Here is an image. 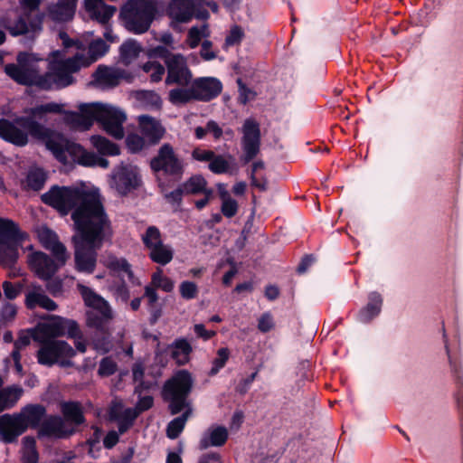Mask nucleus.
Masks as SVG:
<instances>
[{"label": "nucleus", "mask_w": 463, "mask_h": 463, "mask_svg": "<svg viewBox=\"0 0 463 463\" xmlns=\"http://www.w3.org/2000/svg\"><path fill=\"white\" fill-rule=\"evenodd\" d=\"M38 239L42 246L52 252L54 259L65 264L68 259L66 247L59 241L55 232L48 227H43L38 232Z\"/></svg>", "instance_id": "5701e85b"}, {"label": "nucleus", "mask_w": 463, "mask_h": 463, "mask_svg": "<svg viewBox=\"0 0 463 463\" xmlns=\"http://www.w3.org/2000/svg\"><path fill=\"white\" fill-rule=\"evenodd\" d=\"M209 170L215 175L226 174L229 172L230 164L222 155H214L208 165Z\"/></svg>", "instance_id": "09e8293b"}, {"label": "nucleus", "mask_w": 463, "mask_h": 463, "mask_svg": "<svg viewBox=\"0 0 463 463\" xmlns=\"http://www.w3.org/2000/svg\"><path fill=\"white\" fill-rule=\"evenodd\" d=\"M208 35L207 24H203L201 27L193 26L188 31L186 43L191 49H194L200 44L202 38Z\"/></svg>", "instance_id": "c03bdc74"}, {"label": "nucleus", "mask_w": 463, "mask_h": 463, "mask_svg": "<svg viewBox=\"0 0 463 463\" xmlns=\"http://www.w3.org/2000/svg\"><path fill=\"white\" fill-rule=\"evenodd\" d=\"M190 415V410L185 411L181 416L172 420L166 427V436L170 439H177L185 427V423Z\"/></svg>", "instance_id": "37998d69"}, {"label": "nucleus", "mask_w": 463, "mask_h": 463, "mask_svg": "<svg viewBox=\"0 0 463 463\" xmlns=\"http://www.w3.org/2000/svg\"><path fill=\"white\" fill-rule=\"evenodd\" d=\"M166 85L175 84L177 87H222V82L214 77H200L193 80V73L188 67L187 59L182 53L172 55L166 61Z\"/></svg>", "instance_id": "0eeeda50"}, {"label": "nucleus", "mask_w": 463, "mask_h": 463, "mask_svg": "<svg viewBox=\"0 0 463 463\" xmlns=\"http://www.w3.org/2000/svg\"><path fill=\"white\" fill-rule=\"evenodd\" d=\"M94 81L105 87H116L122 82L133 83L134 76L124 69L99 65L92 74Z\"/></svg>", "instance_id": "dca6fc26"}, {"label": "nucleus", "mask_w": 463, "mask_h": 463, "mask_svg": "<svg viewBox=\"0 0 463 463\" xmlns=\"http://www.w3.org/2000/svg\"><path fill=\"white\" fill-rule=\"evenodd\" d=\"M22 423L25 426V430L28 428L38 430V437L40 431L44 424L45 419L49 416L47 414L46 407L42 403H29L24 406L20 412L17 413Z\"/></svg>", "instance_id": "412c9836"}, {"label": "nucleus", "mask_w": 463, "mask_h": 463, "mask_svg": "<svg viewBox=\"0 0 463 463\" xmlns=\"http://www.w3.org/2000/svg\"><path fill=\"white\" fill-rule=\"evenodd\" d=\"M229 438L228 430L224 426L212 425L203 432L200 441L199 449H206L210 447H222Z\"/></svg>", "instance_id": "bb28decb"}, {"label": "nucleus", "mask_w": 463, "mask_h": 463, "mask_svg": "<svg viewBox=\"0 0 463 463\" xmlns=\"http://www.w3.org/2000/svg\"><path fill=\"white\" fill-rule=\"evenodd\" d=\"M28 238L13 220L0 217V265L5 269L14 268L19 259V250Z\"/></svg>", "instance_id": "423d86ee"}, {"label": "nucleus", "mask_w": 463, "mask_h": 463, "mask_svg": "<svg viewBox=\"0 0 463 463\" xmlns=\"http://www.w3.org/2000/svg\"><path fill=\"white\" fill-rule=\"evenodd\" d=\"M142 70L146 73V78H148L153 84L160 82L166 74L165 65L158 61H146L143 64Z\"/></svg>", "instance_id": "a19ab883"}, {"label": "nucleus", "mask_w": 463, "mask_h": 463, "mask_svg": "<svg viewBox=\"0 0 463 463\" xmlns=\"http://www.w3.org/2000/svg\"><path fill=\"white\" fill-rule=\"evenodd\" d=\"M127 119L125 112L112 106L95 103L94 120L101 125L102 128L116 139L124 137L123 123Z\"/></svg>", "instance_id": "4468645a"}, {"label": "nucleus", "mask_w": 463, "mask_h": 463, "mask_svg": "<svg viewBox=\"0 0 463 463\" xmlns=\"http://www.w3.org/2000/svg\"><path fill=\"white\" fill-rule=\"evenodd\" d=\"M33 335H38L42 339H55L63 336L62 317H52L50 322L38 324L33 331Z\"/></svg>", "instance_id": "473e14b6"}, {"label": "nucleus", "mask_w": 463, "mask_h": 463, "mask_svg": "<svg viewBox=\"0 0 463 463\" xmlns=\"http://www.w3.org/2000/svg\"><path fill=\"white\" fill-rule=\"evenodd\" d=\"M170 357L178 366H183L190 362V355L193 353L191 343L185 337L175 338L167 345Z\"/></svg>", "instance_id": "cd10ccee"}, {"label": "nucleus", "mask_w": 463, "mask_h": 463, "mask_svg": "<svg viewBox=\"0 0 463 463\" xmlns=\"http://www.w3.org/2000/svg\"><path fill=\"white\" fill-rule=\"evenodd\" d=\"M3 290L5 298L7 299L13 300L17 298V296L21 293L22 286L20 284L14 285L10 281H4L3 283Z\"/></svg>", "instance_id": "0e129e2a"}, {"label": "nucleus", "mask_w": 463, "mask_h": 463, "mask_svg": "<svg viewBox=\"0 0 463 463\" xmlns=\"http://www.w3.org/2000/svg\"><path fill=\"white\" fill-rule=\"evenodd\" d=\"M194 11V0H171L167 14L173 24H185L193 19Z\"/></svg>", "instance_id": "393cba45"}, {"label": "nucleus", "mask_w": 463, "mask_h": 463, "mask_svg": "<svg viewBox=\"0 0 463 463\" xmlns=\"http://www.w3.org/2000/svg\"><path fill=\"white\" fill-rule=\"evenodd\" d=\"M77 0H59L57 4L49 6V17L58 23L72 19L76 10Z\"/></svg>", "instance_id": "c85d7f7f"}, {"label": "nucleus", "mask_w": 463, "mask_h": 463, "mask_svg": "<svg viewBox=\"0 0 463 463\" xmlns=\"http://www.w3.org/2000/svg\"><path fill=\"white\" fill-rule=\"evenodd\" d=\"M184 196V194H183V190L180 188V186L178 184L175 190L165 194V199L171 205H173L176 208H179L183 203Z\"/></svg>", "instance_id": "680f3d73"}, {"label": "nucleus", "mask_w": 463, "mask_h": 463, "mask_svg": "<svg viewBox=\"0 0 463 463\" xmlns=\"http://www.w3.org/2000/svg\"><path fill=\"white\" fill-rule=\"evenodd\" d=\"M91 343L97 352L100 354L109 353L113 346L109 327L95 329L91 336Z\"/></svg>", "instance_id": "c9c22d12"}, {"label": "nucleus", "mask_w": 463, "mask_h": 463, "mask_svg": "<svg viewBox=\"0 0 463 463\" xmlns=\"http://www.w3.org/2000/svg\"><path fill=\"white\" fill-rule=\"evenodd\" d=\"M80 294L90 310L86 312V325L92 329L109 327L113 318L111 307L107 300L86 286H80Z\"/></svg>", "instance_id": "9b49d317"}, {"label": "nucleus", "mask_w": 463, "mask_h": 463, "mask_svg": "<svg viewBox=\"0 0 463 463\" xmlns=\"http://www.w3.org/2000/svg\"><path fill=\"white\" fill-rule=\"evenodd\" d=\"M23 389L19 386H9L0 391V407L5 411L14 406L20 399Z\"/></svg>", "instance_id": "ea45409f"}, {"label": "nucleus", "mask_w": 463, "mask_h": 463, "mask_svg": "<svg viewBox=\"0 0 463 463\" xmlns=\"http://www.w3.org/2000/svg\"><path fill=\"white\" fill-rule=\"evenodd\" d=\"M108 267L109 269L113 271H123L128 274L129 277L133 276V271L131 269V265L128 261L124 258H110L109 260Z\"/></svg>", "instance_id": "864d4df0"}, {"label": "nucleus", "mask_w": 463, "mask_h": 463, "mask_svg": "<svg viewBox=\"0 0 463 463\" xmlns=\"http://www.w3.org/2000/svg\"><path fill=\"white\" fill-rule=\"evenodd\" d=\"M193 383L191 373L187 370H180L164 383L162 395L188 397Z\"/></svg>", "instance_id": "6ab92c4d"}, {"label": "nucleus", "mask_w": 463, "mask_h": 463, "mask_svg": "<svg viewBox=\"0 0 463 463\" xmlns=\"http://www.w3.org/2000/svg\"><path fill=\"white\" fill-rule=\"evenodd\" d=\"M145 144V137L137 134H129L126 138L128 149L134 154L140 152L144 148Z\"/></svg>", "instance_id": "6e6d98bb"}, {"label": "nucleus", "mask_w": 463, "mask_h": 463, "mask_svg": "<svg viewBox=\"0 0 463 463\" xmlns=\"http://www.w3.org/2000/svg\"><path fill=\"white\" fill-rule=\"evenodd\" d=\"M158 13L156 0H127L119 10L124 28L134 34L146 33Z\"/></svg>", "instance_id": "39448f33"}, {"label": "nucleus", "mask_w": 463, "mask_h": 463, "mask_svg": "<svg viewBox=\"0 0 463 463\" xmlns=\"http://www.w3.org/2000/svg\"><path fill=\"white\" fill-rule=\"evenodd\" d=\"M61 415L49 414L40 431V437L54 439H67L79 431V427L86 423L81 403L67 401L60 403Z\"/></svg>", "instance_id": "20e7f679"}, {"label": "nucleus", "mask_w": 463, "mask_h": 463, "mask_svg": "<svg viewBox=\"0 0 463 463\" xmlns=\"http://www.w3.org/2000/svg\"><path fill=\"white\" fill-rule=\"evenodd\" d=\"M29 31L28 24L25 19L20 17L17 19L14 25L9 28V32L12 35H23L27 33Z\"/></svg>", "instance_id": "774afa93"}, {"label": "nucleus", "mask_w": 463, "mask_h": 463, "mask_svg": "<svg viewBox=\"0 0 463 463\" xmlns=\"http://www.w3.org/2000/svg\"><path fill=\"white\" fill-rule=\"evenodd\" d=\"M238 207L239 205L236 200L232 198H224L222 203L221 211L225 217L232 218L236 215Z\"/></svg>", "instance_id": "052dcab7"}, {"label": "nucleus", "mask_w": 463, "mask_h": 463, "mask_svg": "<svg viewBox=\"0 0 463 463\" xmlns=\"http://www.w3.org/2000/svg\"><path fill=\"white\" fill-rule=\"evenodd\" d=\"M40 61L42 59L37 54L20 52L16 56V63L6 64L5 71L19 85L46 87L43 85V74L40 73L38 66Z\"/></svg>", "instance_id": "6e6552de"}, {"label": "nucleus", "mask_w": 463, "mask_h": 463, "mask_svg": "<svg viewBox=\"0 0 463 463\" xmlns=\"http://www.w3.org/2000/svg\"><path fill=\"white\" fill-rule=\"evenodd\" d=\"M33 339L40 343L37 351V362L44 366L52 367L59 364L61 367L72 365L71 358L76 355V351L64 340L42 339L38 335H33Z\"/></svg>", "instance_id": "1a4fd4ad"}, {"label": "nucleus", "mask_w": 463, "mask_h": 463, "mask_svg": "<svg viewBox=\"0 0 463 463\" xmlns=\"http://www.w3.org/2000/svg\"><path fill=\"white\" fill-rule=\"evenodd\" d=\"M25 431V426L22 423L17 413H6L0 416V439L4 443L15 442L18 437Z\"/></svg>", "instance_id": "4be33fe9"}, {"label": "nucleus", "mask_w": 463, "mask_h": 463, "mask_svg": "<svg viewBox=\"0 0 463 463\" xmlns=\"http://www.w3.org/2000/svg\"><path fill=\"white\" fill-rule=\"evenodd\" d=\"M119 52L123 60H129L138 55L139 47L135 41H128L121 44Z\"/></svg>", "instance_id": "5fc2aeb1"}, {"label": "nucleus", "mask_w": 463, "mask_h": 463, "mask_svg": "<svg viewBox=\"0 0 463 463\" xmlns=\"http://www.w3.org/2000/svg\"><path fill=\"white\" fill-rule=\"evenodd\" d=\"M64 113V122L71 128L79 131L89 130L95 122V103L81 104L80 112L66 111Z\"/></svg>", "instance_id": "aec40b11"}, {"label": "nucleus", "mask_w": 463, "mask_h": 463, "mask_svg": "<svg viewBox=\"0 0 463 463\" xmlns=\"http://www.w3.org/2000/svg\"><path fill=\"white\" fill-rule=\"evenodd\" d=\"M41 201L61 216L71 213L74 228L108 215L98 192L76 186L54 184L41 195Z\"/></svg>", "instance_id": "f257e3e1"}, {"label": "nucleus", "mask_w": 463, "mask_h": 463, "mask_svg": "<svg viewBox=\"0 0 463 463\" xmlns=\"http://www.w3.org/2000/svg\"><path fill=\"white\" fill-rule=\"evenodd\" d=\"M230 357V350L227 347H222L217 351V356L213 361V366L209 374L213 376L222 369Z\"/></svg>", "instance_id": "de8ad7c7"}, {"label": "nucleus", "mask_w": 463, "mask_h": 463, "mask_svg": "<svg viewBox=\"0 0 463 463\" xmlns=\"http://www.w3.org/2000/svg\"><path fill=\"white\" fill-rule=\"evenodd\" d=\"M165 402H169V410L172 415L180 413L185 407L188 406L186 396H165L163 395Z\"/></svg>", "instance_id": "8fccbe9b"}, {"label": "nucleus", "mask_w": 463, "mask_h": 463, "mask_svg": "<svg viewBox=\"0 0 463 463\" xmlns=\"http://www.w3.org/2000/svg\"><path fill=\"white\" fill-rule=\"evenodd\" d=\"M383 301L380 293L376 291L370 292L368 295V303L357 313V320L363 324L371 322L381 313Z\"/></svg>", "instance_id": "c756f323"}, {"label": "nucleus", "mask_w": 463, "mask_h": 463, "mask_svg": "<svg viewBox=\"0 0 463 463\" xmlns=\"http://www.w3.org/2000/svg\"><path fill=\"white\" fill-rule=\"evenodd\" d=\"M275 326L273 317L269 312L263 313L258 319V329L261 333H268Z\"/></svg>", "instance_id": "e2e57ef3"}, {"label": "nucleus", "mask_w": 463, "mask_h": 463, "mask_svg": "<svg viewBox=\"0 0 463 463\" xmlns=\"http://www.w3.org/2000/svg\"><path fill=\"white\" fill-rule=\"evenodd\" d=\"M91 145L102 156H118L120 154L119 146L100 135H94L90 137Z\"/></svg>", "instance_id": "58836bf2"}, {"label": "nucleus", "mask_w": 463, "mask_h": 463, "mask_svg": "<svg viewBox=\"0 0 463 463\" xmlns=\"http://www.w3.org/2000/svg\"><path fill=\"white\" fill-rule=\"evenodd\" d=\"M71 238L74 246V262L77 271L92 274L97 266L98 251L113 236L111 221L108 215L74 228Z\"/></svg>", "instance_id": "f03ea898"}, {"label": "nucleus", "mask_w": 463, "mask_h": 463, "mask_svg": "<svg viewBox=\"0 0 463 463\" xmlns=\"http://www.w3.org/2000/svg\"><path fill=\"white\" fill-rule=\"evenodd\" d=\"M117 369L118 365L116 362H114L110 357H104L99 363L98 373L102 377H108L113 375L117 372Z\"/></svg>", "instance_id": "4d7b16f0"}, {"label": "nucleus", "mask_w": 463, "mask_h": 463, "mask_svg": "<svg viewBox=\"0 0 463 463\" xmlns=\"http://www.w3.org/2000/svg\"><path fill=\"white\" fill-rule=\"evenodd\" d=\"M222 89H171L169 99L175 105H183L193 99L211 100L218 97Z\"/></svg>", "instance_id": "a211bd4d"}, {"label": "nucleus", "mask_w": 463, "mask_h": 463, "mask_svg": "<svg viewBox=\"0 0 463 463\" xmlns=\"http://www.w3.org/2000/svg\"><path fill=\"white\" fill-rule=\"evenodd\" d=\"M109 50V45L101 38L91 41L88 46V56L86 57L84 54H81L84 66L89 67L91 63L102 58Z\"/></svg>", "instance_id": "f704fd0d"}, {"label": "nucleus", "mask_w": 463, "mask_h": 463, "mask_svg": "<svg viewBox=\"0 0 463 463\" xmlns=\"http://www.w3.org/2000/svg\"><path fill=\"white\" fill-rule=\"evenodd\" d=\"M48 179V173L40 166H30L25 178L21 182L23 189L26 191H41Z\"/></svg>", "instance_id": "7c9ffc66"}, {"label": "nucleus", "mask_w": 463, "mask_h": 463, "mask_svg": "<svg viewBox=\"0 0 463 463\" xmlns=\"http://www.w3.org/2000/svg\"><path fill=\"white\" fill-rule=\"evenodd\" d=\"M62 105L49 102L38 105L30 109L29 116H20L15 118V122L23 128L26 129L30 136L35 139L45 142L46 147L51 150L56 157L64 155L69 150L68 141L62 136L52 129L44 127L35 120L43 119L48 113H61Z\"/></svg>", "instance_id": "7ed1b4c3"}, {"label": "nucleus", "mask_w": 463, "mask_h": 463, "mask_svg": "<svg viewBox=\"0 0 463 463\" xmlns=\"http://www.w3.org/2000/svg\"><path fill=\"white\" fill-rule=\"evenodd\" d=\"M45 280L47 281L46 289L51 295L57 297L61 294L63 289V283L61 279L59 278L52 279V277L50 279Z\"/></svg>", "instance_id": "338daca9"}, {"label": "nucleus", "mask_w": 463, "mask_h": 463, "mask_svg": "<svg viewBox=\"0 0 463 463\" xmlns=\"http://www.w3.org/2000/svg\"><path fill=\"white\" fill-rule=\"evenodd\" d=\"M28 263L31 269L41 279H50L64 265L43 251H35L30 254Z\"/></svg>", "instance_id": "f3484780"}, {"label": "nucleus", "mask_w": 463, "mask_h": 463, "mask_svg": "<svg viewBox=\"0 0 463 463\" xmlns=\"http://www.w3.org/2000/svg\"><path fill=\"white\" fill-rule=\"evenodd\" d=\"M142 241L147 250L152 248L153 245L162 244L163 241L159 229L156 226H149L142 235Z\"/></svg>", "instance_id": "49530a36"}, {"label": "nucleus", "mask_w": 463, "mask_h": 463, "mask_svg": "<svg viewBox=\"0 0 463 463\" xmlns=\"http://www.w3.org/2000/svg\"><path fill=\"white\" fill-rule=\"evenodd\" d=\"M148 257L150 260L159 265L165 266L172 261L174 257V251L169 245L164 243L158 246L153 245L152 248L148 249Z\"/></svg>", "instance_id": "4c0bfd02"}, {"label": "nucleus", "mask_w": 463, "mask_h": 463, "mask_svg": "<svg viewBox=\"0 0 463 463\" xmlns=\"http://www.w3.org/2000/svg\"><path fill=\"white\" fill-rule=\"evenodd\" d=\"M86 68L81 58V53L64 60L48 61L47 71L43 73V85L52 87H69L76 83L74 73Z\"/></svg>", "instance_id": "9d476101"}, {"label": "nucleus", "mask_w": 463, "mask_h": 463, "mask_svg": "<svg viewBox=\"0 0 463 463\" xmlns=\"http://www.w3.org/2000/svg\"><path fill=\"white\" fill-rule=\"evenodd\" d=\"M29 132L21 128L16 122L0 118V137L14 146H24L28 143Z\"/></svg>", "instance_id": "b1692460"}, {"label": "nucleus", "mask_w": 463, "mask_h": 463, "mask_svg": "<svg viewBox=\"0 0 463 463\" xmlns=\"http://www.w3.org/2000/svg\"><path fill=\"white\" fill-rule=\"evenodd\" d=\"M133 97L145 109L159 110L162 108L160 96L152 90L140 89L131 92Z\"/></svg>", "instance_id": "72a5a7b5"}, {"label": "nucleus", "mask_w": 463, "mask_h": 463, "mask_svg": "<svg viewBox=\"0 0 463 463\" xmlns=\"http://www.w3.org/2000/svg\"><path fill=\"white\" fill-rule=\"evenodd\" d=\"M244 37V32L239 25H233L225 38V44L228 46L238 45Z\"/></svg>", "instance_id": "13d9d810"}, {"label": "nucleus", "mask_w": 463, "mask_h": 463, "mask_svg": "<svg viewBox=\"0 0 463 463\" xmlns=\"http://www.w3.org/2000/svg\"><path fill=\"white\" fill-rule=\"evenodd\" d=\"M205 185H207V181L202 175H194L179 184L184 196L201 194L202 192H204Z\"/></svg>", "instance_id": "e433bc0d"}, {"label": "nucleus", "mask_w": 463, "mask_h": 463, "mask_svg": "<svg viewBox=\"0 0 463 463\" xmlns=\"http://www.w3.org/2000/svg\"><path fill=\"white\" fill-rule=\"evenodd\" d=\"M142 176L137 166L121 163L116 165L110 175V186L121 196L138 190L142 185Z\"/></svg>", "instance_id": "f8f14e48"}, {"label": "nucleus", "mask_w": 463, "mask_h": 463, "mask_svg": "<svg viewBox=\"0 0 463 463\" xmlns=\"http://www.w3.org/2000/svg\"><path fill=\"white\" fill-rule=\"evenodd\" d=\"M73 151L78 150L80 156L78 157V164L83 166H95V158L97 154L84 149L80 145L74 144L72 146Z\"/></svg>", "instance_id": "603ef678"}, {"label": "nucleus", "mask_w": 463, "mask_h": 463, "mask_svg": "<svg viewBox=\"0 0 463 463\" xmlns=\"http://www.w3.org/2000/svg\"><path fill=\"white\" fill-rule=\"evenodd\" d=\"M117 8L114 5L103 4L99 8L89 14L91 20L98 22L101 25H108L115 14Z\"/></svg>", "instance_id": "79ce46f5"}, {"label": "nucleus", "mask_w": 463, "mask_h": 463, "mask_svg": "<svg viewBox=\"0 0 463 463\" xmlns=\"http://www.w3.org/2000/svg\"><path fill=\"white\" fill-rule=\"evenodd\" d=\"M138 125L143 137L153 145L157 144L165 132L161 122L148 115L139 116Z\"/></svg>", "instance_id": "a878e982"}, {"label": "nucleus", "mask_w": 463, "mask_h": 463, "mask_svg": "<svg viewBox=\"0 0 463 463\" xmlns=\"http://www.w3.org/2000/svg\"><path fill=\"white\" fill-rule=\"evenodd\" d=\"M138 417V411L132 408L124 410L120 419L117 420L119 434L126 433L134 424L135 420Z\"/></svg>", "instance_id": "a18cd8bd"}, {"label": "nucleus", "mask_w": 463, "mask_h": 463, "mask_svg": "<svg viewBox=\"0 0 463 463\" xmlns=\"http://www.w3.org/2000/svg\"><path fill=\"white\" fill-rule=\"evenodd\" d=\"M62 331L69 338H82L83 334L77 321L62 317Z\"/></svg>", "instance_id": "3c124183"}, {"label": "nucleus", "mask_w": 463, "mask_h": 463, "mask_svg": "<svg viewBox=\"0 0 463 463\" xmlns=\"http://www.w3.org/2000/svg\"><path fill=\"white\" fill-rule=\"evenodd\" d=\"M150 55L162 59L166 65V61H170L172 55H177V53L170 52L165 46L157 45L150 50Z\"/></svg>", "instance_id": "69168bd1"}, {"label": "nucleus", "mask_w": 463, "mask_h": 463, "mask_svg": "<svg viewBox=\"0 0 463 463\" xmlns=\"http://www.w3.org/2000/svg\"><path fill=\"white\" fill-rule=\"evenodd\" d=\"M241 148L243 154L240 160L242 165L251 162L260 152L261 133L259 122L254 118L245 119L242 128Z\"/></svg>", "instance_id": "2eb2a0df"}, {"label": "nucleus", "mask_w": 463, "mask_h": 463, "mask_svg": "<svg viewBox=\"0 0 463 463\" xmlns=\"http://www.w3.org/2000/svg\"><path fill=\"white\" fill-rule=\"evenodd\" d=\"M179 290L183 298L190 300L196 297L198 288L194 282L185 280L180 284Z\"/></svg>", "instance_id": "bf43d9fd"}, {"label": "nucleus", "mask_w": 463, "mask_h": 463, "mask_svg": "<svg viewBox=\"0 0 463 463\" xmlns=\"http://www.w3.org/2000/svg\"><path fill=\"white\" fill-rule=\"evenodd\" d=\"M25 307L30 310L40 307L48 311H54L57 309L58 305L47 295L43 293L41 288L38 287L27 292L25 296Z\"/></svg>", "instance_id": "2f4dec72"}, {"label": "nucleus", "mask_w": 463, "mask_h": 463, "mask_svg": "<svg viewBox=\"0 0 463 463\" xmlns=\"http://www.w3.org/2000/svg\"><path fill=\"white\" fill-rule=\"evenodd\" d=\"M150 168L155 173L163 172L164 175L181 179L184 165L183 160L176 155L174 147L169 143L163 144L158 149L157 155L150 161Z\"/></svg>", "instance_id": "ddd939ff"}]
</instances>
